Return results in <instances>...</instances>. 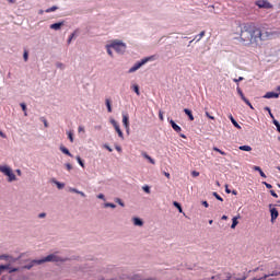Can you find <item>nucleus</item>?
<instances>
[{
  "label": "nucleus",
  "mask_w": 280,
  "mask_h": 280,
  "mask_svg": "<svg viewBox=\"0 0 280 280\" xmlns=\"http://www.w3.org/2000/svg\"><path fill=\"white\" fill-rule=\"evenodd\" d=\"M0 172L2 174H4V176H8L9 183H12V180H16V175H14V173L12 172V168H10V166H8V165L1 166L0 165Z\"/></svg>",
  "instance_id": "f03ea898"
},
{
  "label": "nucleus",
  "mask_w": 280,
  "mask_h": 280,
  "mask_svg": "<svg viewBox=\"0 0 280 280\" xmlns=\"http://www.w3.org/2000/svg\"><path fill=\"white\" fill-rule=\"evenodd\" d=\"M230 120L233 124V126L235 128H237L238 130H242V126H240V124H237V120H235V118L233 117V115H230Z\"/></svg>",
  "instance_id": "dca6fc26"
},
{
  "label": "nucleus",
  "mask_w": 280,
  "mask_h": 280,
  "mask_svg": "<svg viewBox=\"0 0 280 280\" xmlns=\"http://www.w3.org/2000/svg\"><path fill=\"white\" fill-rule=\"evenodd\" d=\"M225 191H226V194H231V190L229 189L228 185L225 186Z\"/></svg>",
  "instance_id": "052dcab7"
},
{
  "label": "nucleus",
  "mask_w": 280,
  "mask_h": 280,
  "mask_svg": "<svg viewBox=\"0 0 280 280\" xmlns=\"http://www.w3.org/2000/svg\"><path fill=\"white\" fill-rule=\"evenodd\" d=\"M212 196H214L217 200H220V202H224V199L218 192H213Z\"/></svg>",
  "instance_id": "bb28decb"
},
{
  "label": "nucleus",
  "mask_w": 280,
  "mask_h": 280,
  "mask_svg": "<svg viewBox=\"0 0 280 280\" xmlns=\"http://www.w3.org/2000/svg\"><path fill=\"white\" fill-rule=\"evenodd\" d=\"M265 100H277L279 97V93L277 92H267L265 95H264Z\"/></svg>",
  "instance_id": "9d476101"
},
{
  "label": "nucleus",
  "mask_w": 280,
  "mask_h": 280,
  "mask_svg": "<svg viewBox=\"0 0 280 280\" xmlns=\"http://www.w3.org/2000/svg\"><path fill=\"white\" fill-rule=\"evenodd\" d=\"M278 31H266L262 32L261 28L257 27L255 23L249 22L241 26V33L238 40L245 47H257L261 40H270L279 36Z\"/></svg>",
  "instance_id": "f257e3e1"
},
{
  "label": "nucleus",
  "mask_w": 280,
  "mask_h": 280,
  "mask_svg": "<svg viewBox=\"0 0 280 280\" xmlns=\"http://www.w3.org/2000/svg\"><path fill=\"white\" fill-rule=\"evenodd\" d=\"M174 205L177 207V209H179V212L182 213L183 212V208L180 207V203L175 201Z\"/></svg>",
  "instance_id": "58836bf2"
},
{
  "label": "nucleus",
  "mask_w": 280,
  "mask_h": 280,
  "mask_svg": "<svg viewBox=\"0 0 280 280\" xmlns=\"http://www.w3.org/2000/svg\"><path fill=\"white\" fill-rule=\"evenodd\" d=\"M10 258V256H8V255H1L0 256V259H5V260H8Z\"/></svg>",
  "instance_id": "8fccbe9b"
},
{
  "label": "nucleus",
  "mask_w": 280,
  "mask_h": 280,
  "mask_svg": "<svg viewBox=\"0 0 280 280\" xmlns=\"http://www.w3.org/2000/svg\"><path fill=\"white\" fill-rule=\"evenodd\" d=\"M238 150H242V152H250L253 148L250 145H241Z\"/></svg>",
  "instance_id": "6ab92c4d"
},
{
  "label": "nucleus",
  "mask_w": 280,
  "mask_h": 280,
  "mask_svg": "<svg viewBox=\"0 0 280 280\" xmlns=\"http://www.w3.org/2000/svg\"><path fill=\"white\" fill-rule=\"evenodd\" d=\"M116 202H118L120 205V207H125L124 201H121V199L117 198Z\"/></svg>",
  "instance_id": "a18cd8bd"
},
{
  "label": "nucleus",
  "mask_w": 280,
  "mask_h": 280,
  "mask_svg": "<svg viewBox=\"0 0 280 280\" xmlns=\"http://www.w3.org/2000/svg\"><path fill=\"white\" fill-rule=\"evenodd\" d=\"M184 113H185V115L188 116V118L190 119V121H194V114L191 113V109L185 108V109H184Z\"/></svg>",
  "instance_id": "a211bd4d"
},
{
  "label": "nucleus",
  "mask_w": 280,
  "mask_h": 280,
  "mask_svg": "<svg viewBox=\"0 0 280 280\" xmlns=\"http://www.w3.org/2000/svg\"><path fill=\"white\" fill-rule=\"evenodd\" d=\"M46 261H61V259L56 254H50L44 259L33 260V264H37L38 266H40V264H45Z\"/></svg>",
  "instance_id": "20e7f679"
},
{
  "label": "nucleus",
  "mask_w": 280,
  "mask_h": 280,
  "mask_svg": "<svg viewBox=\"0 0 280 280\" xmlns=\"http://www.w3.org/2000/svg\"><path fill=\"white\" fill-rule=\"evenodd\" d=\"M77 161H78L79 165H81V167H84V162L82 161V158L77 156Z\"/></svg>",
  "instance_id": "7c9ffc66"
},
{
  "label": "nucleus",
  "mask_w": 280,
  "mask_h": 280,
  "mask_svg": "<svg viewBox=\"0 0 280 280\" xmlns=\"http://www.w3.org/2000/svg\"><path fill=\"white\" fill-rule=\"evenodd\" d=\"M262 185L266 186L267 189H272V185L271 184H268V183L264 182Z\"/></svg>",
  "instance_id": "ea45409f"
},
{
  "label": "nucleus",
  "mask_w": 280,
  "mask_h": 280,
  "mask_svg": "<svg viewBox=\"0 0 280 280\" xmlns=\"http://www.w3.org/2000/svg\"><path fill=\"white\" fill-rule=\"evenodd\" d=\"M0 137H2V139H7L5 133H3V131L0 130Z\"/></svg>",
  "instance_id": "4d7b16f0"
},
{
  "label": "nucleus",
  "mask_w": 280,
  "mask_h": 280,
  "mask_svg": "<svg viewBox=\"0 0 280 280\" xmlns=\"http://www.w3.org/2000/svg\"><path fill=\"white\" fill-rule=\"evenodd\" d=\"M107 47V54L108 56H113V47H110V44L106 46Z\"/></svg>",
  "instance_id": "2f4dec72"
},
{
  "label": "nucleus",
  "mask_w": 280,
  "mask_h": 280,
  "mask_svg": "<svg viewBox=\"0 0 280 280\" xmlns=\"http://www.w3.org/2000/svg\"><path fill=\"white\" fill-rule=\"evenodd\" d=\"M244 102L249 106V108H252V110H253V108H255V107H253V104H250V101H248V98Z\"/></svg>",
  "instance_id": "79ce46f5"
},
{
  "label": "nucleus",
  "mask_w": 280,
  "mask_h": 280,
  "mask_svg": "<svg viewBox=\"0 0 280 280\" xmlns=\"http://www.w3.org/2000/svg\"><path fill=\"white\" fill-rule=\"evenodd\" d=\"M77 194H79V196H82V198H86V195L82 191H77Z\"/></svg>",
  "instance_id": "603ef678"
},
{
  "label": "nucleus",
  "mask_w": 280,
  "mask_h": 280,
  "mask_svg": "<svg viewBox=\"0 0 280 280\" xmlns=\"http://www.w3.org/2000/svg\"><path fill=\"white\" fill-rule=\"evenodd\" d=\"M202 205H203V207H206V209L209 208V202L202 201Z\"/></svg>",
  "instance_id": "13d9d810"
},
{
  "label": "nucleus",
  "mask_w": 280,
  "mask_h": 280,
  "mask_svg": "<svg viewBox=\"0 0 280 280\" xmlns=\"http://www.w3.org/2000/svg\"><path fill=\"white\" fill-rule=\"evenodd\" d=\"M65 25V22H58L55 24L50 25V30H55L56 32H58V30H60V27H62Z\"/></svg>",
  "instance_id": "4468645a"
},
{
  "label": "nucleus",
  "mask_w": 280,
  "mask_h": 280,
  "mask_svg": "<svg viewBox=\"0 0 280 280\" xmlns=\"http://www.w3.org/2000/svg\"><path fill=\"white\" fill-rule=\"evenodd\" d=\"M73 38H75V33H72L68 38V45H71V40H73Z\"/></svg>",
  "instance_id": "473e14b6"
},
{
  "label": "nucleus",
  "mask_w": 280,
  "mask_h": 280,
  "mask_svg": "<svg viewBox=\"0 0 280 280\" xmlns=\"http://www.w3.org/2000/svg\"><path fill=\"white\" fill-rule=\"evenodd\" d=\"M68 138H69L70 142L73 143V132L69 131Z\"/></svg>",
  "instance_id": "72a5a7b5"
},
{
  "label": "nucleus",
  "mask_w": 280,
  "mask_h": 280,
  "mask_svg": "<svg viewBox=\"0 0 280 280\" xmlns=\"http://www.w3.org/2000/svg\"><path fill=\"white\" fill-rule=\"evenodd\" d=\"M105 207H110L112 209H115V207L117 206H115V203H105Z\"/></svg>",
  "instance_id": "49530a36"
},
{
  "label": "nucleus",
  "mask_w": 280,
  "mask_h": 280,
  "mask_svg": "<svg viewBox=\"0 0 280 280\" xmlns=\"http://www.w3.org/2000/svg\"><path fill=\"white\" fill-rule=\"evenodd\" d=\"M244 80V77H240L238 79H233V82H242Z\"/></svg>",
  "instance_id": "37998d69"
},
{
  "label": "nucleus",
  "mask_w": 280,
  "mask_h": 280,
  "mask_svg": "<svg viewBox=\"0 0 280 280\" xmlns=\"http://www.w3.org/2000/svg\"><path fill=\"white\" fill-rule=\"evenodd\" d=\"M159 117H160V120L163 121V119H164V118H163V112H160V113H159Z\"/></svg>",
  "instance_id": "864d4df0"
},
{
  "label": "nucleus",
  "mask_w": 280,
  "mask_h": 280,
  "mask_svg": "<svg viewBox=\"0 0 280 280\" xmlns=\"http://www.w3.org/2000/svg\"><path fill=\"white\" fill-rule=\"evenodd\" d=\"M164 176H166V178H171V175L167 172L164 173Z\"/></svg>",
  "instance_id": "e2e57ef3"
},
{
  "label": "nucleus",
  "mask_w": 280,
  "mask_h": 280,
  "mask_svg": "<svg viewBox=\"0 0 280 280\" xmlns=\"http://www.w3.org/2000/svg\"><path fill=\"white\" fill-rule=\"evenodd\" d=\"M206 116L208 117V119H215V117H213V116H211L210 114H209V112H206Z\"/></svg>",
  "instance_id": "de8ad7c7"
},
{
  "label": "nucleus",
  "mask_w": 280,
  "mask_h": 280,
  "mask_svg": "<svg viewBox=\"0 0 280 280\" xmlns=\"http://www.w3.org/2000/svg\"><path fill=\"white\" fill-rule=\"evenodd\" d=\"M268 277H277V273L265 275V277L259 278V279H255V280H266V279H268Z\"/></svg>",
  "instance_id": "cd10ccee"
},
{
  "label": "nucleus",
  "mask_w": 280,
  "mask_h": 280,
  "mask_svg": "<svg viewBox=\"0 0 280 280\" xmlns=\"http://www.w3.org/2000/svg\"><path fill=\"white\" fill-rule=\"evenodd\" d=\"M97 198H98L100 200H104V194L97 195Z\"/></svg>",
  "instance_id": "5fc2aeb1"
},
{
  "label": "nucleus",
  "mask_w": 280,
  "mask_h": 280,
  "mask_svg": "<svg viewBox=\"0 0 280 280\" xmlns=\"http://www.w3.org/2000/svg\"><path fill=\"white\" fill-rule=\"evenodd\" d=\"M56 185H57L58 189H63L65 188V184H62L60 182H56Z\"/></svg>",
  "instance_id": "f704fd0d"
},
{
  "label": "nucleus",
  "mask_w": 280,
  "mask_h": 280,
  "mask_svg": "<svg viewBox=\"0 0 280 280\" xmlns=\"http://www.w3.org/2000/svg\"><path fill=\"white\" fill-rule=\"evenodd\" d=\"M60 151L63 153V154H67V156H73V154H71V152L69 151V149H67V147L65 145H61L60 147Z\"/></svg>",
  "instance_id": "f3484780"
},
{
  "label": "nucleus",
  "mask_w": 280,
  "mask_h": 280,
  "mask_svg": "<svg viewBox=\"0 0 280 280\" xmlns=\"http://www.w3.org/2000/svg\"><path fill=\"white\" fill-rule=\"evenodd\" d=\"M206 32L201 31L199 35L195 36V40H202V37L205 36Z\"/></svg>",
  "instance_id": "5701e85b"
},
{
  "label": "nucleus",
  "mask_w": 280,
  "mask_h": 280,
  "mask_svg": "<svg viewBox=\"0 0 280 280\" xmlns=\"http://www.w3.org/2000/svg\"><path fill=\"white\" fill-rule=\"evenodd\" d=\"M8 3H16V0H8Z\"/></svg>",
  "instance_id": "0e129e2a"
},
{
  "label": "nucleus",
  "mask_w": 280,
  "mask_h": 280,
  "mask_svg": "<svg viewBox=\"0 0 280 280\" xmlns=\"http://www.w3.org/2000/svg\"><path fill=\"white\" fill-rule=\"evenodd\" d=\"M265 110H267L271 119L275 120V115H272V110H270V107H265Z\"/></svg>",
  "instance_id": "c756f323"
},
{
  "label": "nucleus",
  "mask_w": 280,
  "mask_h": 280,
  "mask_svg": "<svg viewBox=\"0 0 280 280\" xmlns=\"http://www.w3.org/2000/svg\"><path fill=\"white\" fill-rule=\"evenodd\" d=\"M236 280H246V277H243V278H236Z\"/></svg>",
  "instance_id": "774afa93"
},
{
  "label": "nucleus",
  "mask_w": 280,
  "mask_h": 280,
  "mask_svg": "<svg viewBox=\"0 0 280 280\" xmlns=\"http://www.w3.org/2000/svg\"><path fill=\"white\" fill-rule=\"evenodd\" d=\"M78 132H84V127L83 126H79Z\"/></svg>",
  "instance_id": "3c124183"
},
{
  "label": "nucleus",
  "mask_w": 280,
  "mask_h": 280,
  "mask_svg": "<svg viewBox=\"0 0 280 280\" xmlns=\"http://www.w3.org/2000/svg\"><path fill=\"white\" fill-rule=\"evenodd\" d=\"M259 175L261 176V178H266V173H264V171H260Z\"/></svg>",
  "instance_id": "6e6d98bb"
},
{
  "label": "nucleus",
  "mask_w": 280,
  "mask_h": 280,
  "mask_svg": "<svg viewBox=\"0 0 280 280\" xmlns=\"http://www.w3.org/2000/svg\"><path fill=\"white\" fill-rule=\"evenodd\" d=\"M133 224L135 226H143V221L139 218H133Z\"/></svg>",
  "instance_id": "aec40b11"
},
{
  "label": "nucleus",
  "mask_w": 280,
  "mask_h": 280,
  "mask_svg": "<svg viewBox=\"0 0 280 280\" xmlns=\"http://www.w3.org/2000/svg\"><path fill=\"white\" fill-rule=\"evenodd\" d=\"M112 49H114L117 54H125L126 52V45L124 42L114 40L110 43Z\"/></svg>",
  "instance_id": "7ed1b4c3"
},
{
  "label": "nucleus",
  "mask_w": 280,
  "mask_h": 280,
  "mask_svg": "<svg viewBox=\"0 0 280 280\" xmlns=\"http://www.w3.org/2000/svg\"><path fill=\"white\" fill-rule=\"evenodd\" d=\"M213 151H214V152H219V154H222V156H226V152L220 150L218 147H214V148H213Z\"/></svg>",
  "instance_id": "a878e982"
},
{
  "label": "nucleus",
  "mask_w": 280,
  "mask_h": 280,
  "mask_svg": "<svg viewBox=\"0 0 280 280\" xmlns=\"http://www.w3.org/2000/svg\"><path fill=\"white\" fill-rule=\"evenodd\" d=\"M225 280H231V273H228L226 279Z\"/></svg>",
  "instance_id": "69168bd1"
},
{
  "label": "nucleus",
  "mask_w": 280,
  "mask_h": 280,
  "mask_svg": "<svg viewBox=\"0 0 280 280\" xmlns=\"http://www.w3.org/2000/svg\"><path fill=\"white\" fill-rule=\"evenodd\" d=\"M131 89H132V91H135V93H136L137 95H141V92L139 91V85L133 84V85L131 86Z\"/></svg>",
  "instance_id": "b1692460"
},
{
  "label": "nucleus",
  "mask_w": 280,
  "mask_h": 280,
  "mask_svg": "<svg viewBox=\"0 0 280 280\" xmlns=\"http://www.w3.org/2000/svg\"><path fill=\"white\" fill-rule=\"evenodd\" d=\"M117 152H121V147H116Z\"/></svg>",
  "instance_id": "338daca9"
},
{
  "label": "nucleus",
  "mask_w": 280,
  "mask_h": 280,
  "mask_svg": "<svg viewBox=\"0 0 280 280\" xmlns=\"http://www.w3.org/2000/svg\"><path fill=\"white\" fill-rule=\"evenodd\" d=\"M47 214L45 212L39 213L38 218H45Z\"/></svg>",
  "instance_id": "bf43d9fd"
},
{
  "label": "nucleus",
  "mask_w": 280,
  "mask_h": 280,
  "mask_svg": "<svg viewBox=\"0 0 280 280\" xmlns=\"http://www.w3.org/2000/svg\"><path fill=\"white\" fill-rule=\"evenodd\" d=\"M170 124H171L173 130H175V132H182L183 129L180 128V126L175 124V121L173 119L170 120Z\"/></svg>",
  "instance_id": "ddd939ff"
},
{
  "label": "nucleus",
  "mask_w": 280,
  "mask_h": 280,
  "mask_svg": "<svg viewBox=\"0 0 280 280\" xmlns=\"http://www.w3.org/2000/svg\"><path fill=\"white\" fill-rule=\"evenodd\" d=\"M142 156H143V159H147V161H149V163H151V165H156V161H154V159H152V156H150L148 153L142 152Z\"/></svg>",
  "instance_id": "f8f14e48"
},
{
  "label": "nucleus",
  "mask_w": 280,
  "mask_h": 280,
  "mask_svg": "<svg viewBox=\"0 0 280 280\" xmlns=\"http://www.w3.org/2000/svg\"><path fill=\"white\" fill-rule=\"evenodd\" d=\"M254 172H261V167L259 166H253Z\"/></svg>",
  "instance_id": "09e8293b"
},
{
  "label": "nucleus",
  "mask_w": 280,
  "mask_h": 280,
  "mask_svg": "<svg viewBox=\"0 0 280 280\" xmlns=\"http://www.w3.org/2000/svg\"><path fill=\"white\" fill-rule=\"evenodd\" d=\"M150 60H152V57H147V58L142 59L141 61H138L135 66H132L129 69V73H135V71H138V69H141V67H143V65H145L147 62H150Z\"/></svg>",
  "instance_id": "39448f33"
},
{
  "label": "nucleus",
  "mask_w": 280,
  "mask_h": 280,
  "mask_svg": "<svg viewBox=\"0 0 280 280\" xmlns=\"http://www.w3.org/2000/svg\"><path fill=\"white\" fill-rule=\"evenodd\" d=\"M66 168L68 170V172H71L73 170V166L70 163H67Z\"/></svg>",
  "instance_id": "c9c22d12"
},
{
  "label": "nucleus",
  "mask_w": 280,
  "mask_h": 280,
  "mask_svg": "<svg viewBox=\"0 0 280 280\" xmlns=\"http://www.w3.org/2000/svg\"><path fill=\"white\" fill-rule=\"evenodd\" d=\"M191 176H194L196 178V177L200 176V173L197 171H192Z\"/></svg>",
  "instance_id": "4c0bfd02"
},
{
  "label": "nucleus",
  "mask_w": 280,
  "mask_h": 280,
  "mask_svg": "<svg viewBox=\"0 0 280 280\" xmlns=\"http://www.w3.org/2000/svg\"><path fill=\"white\" fill-rule=\"evenodd\" d=\"M129 119H130V117L128 116V114H122V124H124L126 130H130Z\"/></svg>",
  "instance_id": "1a4fd4ad"
},
{
  "label": "nucleus",
  "mask_w": 280,
  "mask_h": 280,
  "mask_svg": "<svg viewBox=\"0 0 280 280\" xmlns=\"http://www.w3.org/2000/svg\"><path fill=\"white\" fill-rule=\"evenodd\" d=\"M56 10H58V7H51L46 10V13L49 14V12H56Z\"/></svg>",
  "instance_id": "c85d7f7f"
},
{
  "label": "nucleus",
  "mask_w": 280,
  "mask_h": 280,
  "mask_svg": "<svg viewBox=\"0 0 280 280\" xmlns=\"http://www.w3.org/2000/svg\"><path fill=\"white\" fill-rule=\"evenodd\" d=\"M23 58H24V61L27 62V59H28L27 50H24Z\"/></svg>",
  "instance_id": "e433bc0d"
},
{
  "label": "nucleus",
  "mask_w": 280,
  "mask_h": 280,
  "mask_svg": "<svg viewBox=\"0 0 280 280\" xmlns=\"http://www.w3.org/2000/svg\"><path fill=\"white\" fill-rule=\"evenodd\" d=\"M3 270H9V273L19 272V268L10 267V265H0V275L3 273Z\"/></svg>",
  "instance_id": "0eeeda50"
},
{
  "label": "nucleus",
  "mask_w": 280,
  "mask_h": 280,
  "mask_svg": "<svg viewBox=\"0 0 280 280\" xmlns=\"http://www.w3.org/2000/svg\"><path fill=\"white\" fill-rule=\"evenodd\" d=\"M270 213H271V222H275V220L279 218V210H277V208H271Z\"/></svg>",
  "instance_id": "9b49d317"
},
{
  "label": "nucleus",
  "mask_w": 280,
  "mask_h": 280,
  "mask_svg": "<svg viewBox=\"0 0 280 280\" xmlns=\"http://www.w3.org/2000/svg\"><path fill=\"white\" fill-rule=\"evenodd\" d=\"M105 104H106V106H107V110H108V113H113V107L110 106V100H106L105 101Z\"/></svg>",
  "instance_id": "393cba45"
},
{
  "label": "nucleus",
  "mask_w": 280,
  "mask_h": 280,
  "mask_svg": "<svg viewBox=\"0 0 280 280\" xmlns=\"http://www.w3.org/2000/svg\"><path fill=\"white\" fill-rule=\"evenodd\" d=\"M20 106L24 113V116L27 117V105H25V103H21Z\"/></svg>",
  "instance_id": "412c9836"
},
{
  "label": "nucleus",
  "mask_w": 280,
  "mask_h": 280,
  "mask_svg": "<svg viewBox=\"0 0 280 280\" xmlns=\"http://www.w3.org/2000/svg\"><path fill=\"white\" fill-rule=\"evenodd\" d=\"M143 191H145V194H150V187L149 186H144L142 187Z\"/></svg>",
  "instance_id": "a19ab883"
},
{
  "label": "nucleus",
  "mask_w": 280,
  "mask_h": 280,
  "mask_svg": "<svg viewBox=\"0 0 280 280\" xmlns=\"http://www.w3.org/2000/svg\"><path fill=\"white\" fill-rule=\"evenodd\" d=\"M237 94L240 95L241 100L243 102H246L248 98H246V96L244 95V92L242 91V88L237 86L236 88Z\"/></svg>",
  "instance_id": "2eb2a0df"
},
{
  "label": "nucleus",
  "mask_w": 280,
  "mask_h": 280,
  "mask_svg": "<svg viewBox=\"0 0 280 280\" xmlns=\"http://www.w3.org/2000/svg\"><path fill=\"white\" fill-rule=\"evenodd\" d=\"M270 194L273 198H279V195H277V192H275V190H270Z\"/></svg>",
  "instance_id": "c03bdc74"
},
{
  "label": "nucleus",
  "mask_w": 280,
  "mask_h": 280,
  "mask_svg": "<svg viewBox=\"0 0 280 280\" xmlns=\"http://www.w3.org/2000/svg\"><path fill=\"white\" fill-rule=\"evenodd\" d=\"M70 191H73L74 194H78V191H80V190H78L75 188H71Z\"/></svg>",
  "instance_id": "680f3d73"
},
{
  "label": "nucleus",
  "mask_w": 280,
  "mask_h": 280,
  "mask_svg": "<svg viewBox=\"0 0 280 280\" xmlns=\"http://www.w3.org/2000/svg\"><path fill=\"white\" fill-rule=\"evenodd\" d=\"M256 5L260 9L270 10L272 9V5L267 0H258L256 1Z\"/></svg>",
  "instance_id": "423d86ee"
},
{
  "label": "nucleus",
  "mask_w": 280,
  "mask_h": 280,
  "mask_svg": "<svg viewBox=\"0 0 280 280\" xmlns=\"http://www.w3.org/2000/svg\"><path fill=\"white\" fill-rule=\"evenodd\" d=\"M112 125L114 126L118 137L120 139H124V132L121 131V128L119 127V124L117 121H115V120H112Z\"/></svg>",
  "instance_id": "6e6552de"
},
{
  "label": "nucleus",
  "mask_w": 280,
  "mask_h": 280,
  "mask_svg": "<svg viewBox=\"0 0 280 280\" xmlns=\"http://www.w3.org/2000/svg\"><path fill=\"white\" fill-rule=\"evenodd\" d=\"M237 224H240V222L237 221V217H234V218L232 219L231 229H235V226H237Z\"/></svg>",
  "instance_id": "4be33fe9"
}]
</instances>
